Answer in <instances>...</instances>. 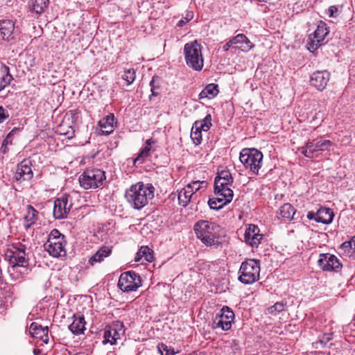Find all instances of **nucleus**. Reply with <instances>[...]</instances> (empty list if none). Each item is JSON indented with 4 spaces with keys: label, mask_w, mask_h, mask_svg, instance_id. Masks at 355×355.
<instances>
[{
    "label": "nucleus",
    "mask_w": 355,
    "mask_h": 355,
    "mask_svg": "<svg viewBox=\"0 0 355 355\" xmlns=\"http://www.w3.org/2000/svg\"><path fill=\"white\" fill-rule=\"evenodd\" d=\"M154 191L155 188L151 184L139 182L126 191L125 196L131 207L141 209L148 204L149 200L153 198Z\"/></svg>",
    "instance_id": "nucleus-1"
},
{
    "label": "nucleus",
    "mask_w": 355,
    "mask_h": 355,
    "mask_svg": "<svg viewBox=\"0 0 355 355\" xmlns=\"http://www.w3.org/2000/svg\"><path fill=\"white\" fill-rule=\"evenodd\" d=\"M197 237L206 245H214L218 243L220 227L214 223L207 220H200L194 226Z\"/></svg>",
    "instance_id": "nucleus-2"
},
{
    "label": "nucleus",
    "mask_w": 355,
    "mask_h": 355,
    "mask_svg": "<svg viewBox=\"0 0 355 355\" xmlns=\"http://www.w3.org/2000/svg\"><path fill=\"white\" fill-rule=\"evenodd\" d=\"M106 180L105 173L100 168H87L79 177L80 185L85 190L103 187Z\"/></svg>",
    "instance_id": "nucleus-3"
},
{
    "label": "nucleus",
    "mask_w": 355,
    "mask_h": 355,
    "mask_svg": "<svg viewBox=\"0 0 355 355\" xmlns=\"http://www.w3.org/2000/svg\"><path fill=\"white\" fill-rule=\"evenodd\" d=\"M184 53L187 64L196 71L203 67L202 46L197 40L188 42L184 46Z\"/></svg>",
    "instance_id": "nucleus-4"
},
{
    "label": "nucleus",
    "mask_w": 355,
    "mask_h": 355,
    "mask_svg": "<svg viewBox=\"0 0 355 355\" xmlns=\"http://www.w3.org/2000/svg\"><path fill=\"white\" fill-rule=\"evenodd\" d=\"M239 280L244 284H251L259 279L260 261L248 259L243 261L239 270Z\"/></svg>",
    "instance_id": "nucleus-5"
},
{
    "label": "nucleus",
    "mask_w": 355,
    "mask_h": 355,
    "mask_svg": "<svg viewBox=\"0 0 355 355\" xmlns=\"http://www.w3.org/2000/svg\"><path fill=\"white\" fill-rule=\"evenodd\" d=\"M65 245L64 236L58 230L53 229L49 234L44 248L51 256L60 257L66 255Z\"/></svg>",
    "instance_id": "nucleus-6"
},
{
    "label": "nucleus",
    "mask_w": 355,
    "mask_h": 355,
    "mask_svg": "<svg viewBox=\"0 0 355 355\" xmlns=\"http://www.w3.org/2000/svg\"><path fill=\"white\" fill-rule=\"evenodd\" d=\"M239 159L245 168L258 175L262 166L263 154L255 148H245L241 151Z\"/></svg>",
    "instance_id": "nucleus-7"
},
{
    "label": "nucleus",
    "mask_w": 355,
    "mask_h": 355,
    "mask_svg": "<svg viewBox=\"0 0 355 355\" xmlns=\"http://www.w3.org/2000/svg\"><path fill=\"white\" fill-rule=\"evenodd\" d=\"M26 246L21 243L13 245L6 252V259H8L12 267H24L28 265V259L26 253Z\"/></svg>",
    "instance_id": "nucleus-8"
},
{
    "label": "nucleus",
    "mask_w": 355,
    "mask_h": 355,
    "mask_svg": "<svg viewBox=\"0 0 355 355\" xmlns=\"http://www.w3.org/2000/svg\"><path fill=\"white\" fill-rule=\"evenodd\" d=\"M141 285L140 276L135 271L123 272L118 282V286L123 292L135 291Z\"/></svg>",
    "instance_id": "nucleus-9"
},
{
    "label": "nucleus",
    "mask_w": 355,
    "mask_h": 355,
    "mask_svg": "<svg viewBox=\"0 0 355 355\" xmlns=\"http://www.w3.org/2000/svg\"><path fill=\"white\" fill-rule=\"evenodd\" d=\"M329 33L325 22L320 21L316 30L312 34H310L308 38L307 47L310 51L316 50L322 44L324 40Z\"/></svg>",
    "instance_id": "nucleus-10"
},
{
    "label": "nucleus",
    "mask_w": 355,
    "mask_h": 355,
    "mask_svg": "<svg viewBox=\"0 0 355 355\" xmlns=\"http://www.w3.org/2000/svg\"><path fill=\"white\" fill-rule=\"evenodd\" d=\"M72 207V203L69 201V196L62 195L58 198L54 202L53 216L56 219H62L67 217Z\"/></svg>",
    "instance_id": "nucleus-11"
},
{
    "label": "nucleus",
    "mask_w": 355,
    "mask_h": 355,
    "mask_svg": "<svg viewBox=\"0 0 355 355\" xmlns=\"http://www.w3.org/2000/svg\"><path fill=\"white\" fill-rule=\"evenodd\" d=\"M234 318V313L229 307H223L220 315H216L214 320L215 327H220L224 331L229 330L232 327Z\"/></svg>",
    "instance_id": "nucleus-12"
},
{
    "label": "nucleus",
    "mask_w": 355,
    "mask_h": 355,
    "mask_svg": "<svg viewBox=\"0 0 355 355\" xmlns=\"http://www.w3.org/2000/svg\"><path fill=\"white\" fill-rule=\"evenodd\" d=\"M318 263L321 269L327 271H338L342 267L338 259L329 253L320 254Z\"/></svg>",
    "instance_id": "nucleus-13"
},
{
    "label": "nucleus",
    "mask_w": 355,
    "mask_h": 355,
    "mask_svg": "<svg viewBox=\"0 0 355 355\" xmlns=\"http://www.w3.org/2000/svg\"><path fill=\"white\" fill-rule=\"evenodd\" d=\"M329 78L330 73L327 71H318L311 76L310 84L319 91H322L327 87Z\"/></svg>",
    "instance_id": "nucleus-14"
},
{
    "label": "nucleus",
    "mask_w": 355,
    "mask_h": 355,
    "mask_svg": "<svg viewBox=\"0 0 355 355\" xmlns=\"http://www.w3.org/2000/svg\"><path fill=\"white\" fill-rule=\"evenodd\" d=\"M258 226L250 225L245 232V241L251 247H258L263 239V235L259 233Z\"/></svg>",
    "instance_id": "nucleus-15"
},
{
    "label": "nucleus",
    "mask_w": 355,
    "mask_h": 355,
    "mask_svg": "<svg viewBox=\"0 0 355 355\" xmlns=\"http://www.w3.org/2000/svg\"><path fill=\"white\" fill-rule=\"evenodd\" d=\"M33 176V173L31 168V162L26 159L21 162L17 168L14 178L15 180L21 182L30 180Z\"/></svg>",
    "instance_id": "nucleus-16"
},
{
    "label": "nucleus",
    "mask_w": 355,
    "mask_h": 355,
    "mask_svg": "<svg viewBox=\"0 0 355 355\" xmlns=\"http://www.w3.org/2000/svg\"><path fill=\"white\" fill-rule=\"evenodd\" d=\"M225 191H227L226 193H221L220 196L215 195V197L209 198L208 204L211 209L218 210L232 200V193L227 190Z\"/></svg>",
    "instance_id": "nucleus-17"
},
{
    "label": "nucleus",
    "mask_w": 355,
    "mask_h": 355,
    "mask_svg": "<svg viewBox=\"0 0 355 355\" xmlns=\"http://www.w3.org/2000/svg\"><path fill=\"white\" fill-rule=\"evenodd\" d=\"M49 328L48 327H42L41 324L33 322L31 324L29 333L33 338H38L44 343L49 342Z\"/></svg>",
    "instance_id": "nucleus-18"
},
{
    "label": "nucleus",
    "mask_w": 355,
    "mask_h": 355,
    "mask_svg": "<svg viewBox=\"0 0 355 355\" xmlns=\"http://www.w3.org/2000/svg\"><path fill=\"white\" fill-rule=\"evenodd\" d=\"M15 24L12 20H0V35L3 40L10 41L15 38Z\"/></svg>",
    "instance_id": "nucleus-19"
},
{
    "label": "nucleus",
    "mask_w": 355,
    "mask_h": 355,
    "mask_svg": "<svg viewBox=\"0 0 355 355\" xmlns=\"http://www.w3.org/2000/svg\"><path fill=\"white\" fill-rule=\"evenodd\" d=\"M309 141L313 154L319 151L328 150L332 146V142L330 140L325 139L322 136L309 140Z\"/></svg>",
    "instance_id": "nucleus-20"
},
{
    "label": "nucleus",
    "mask_w": 355,
    "mask_h": 355,
    "mask_svg": "<svg viewBox=\"0 0 355 355\" xmlns=\"http://www.w3.org/2000/svg\"><path fill=\"white\" fill-rule=\"evenodd\" d=\"M232 40L236 48H239L243 51H248L254 47V44L244 34H238Z\"/></svg>",
    "instance_id": "nucleus-21"
},
{
    "label": "nucleus",
    "mask_w": 355,
    "mask_h": 355,
    "mask_svg": "<svg viewBox=\"0 0 355 355\" xmlns=\"http://www.w3.org/2000/svg\"><path fill=\"white\" fill-rule=\"evenodd\" d=\"M38 211L31 205L26 207V214L24 216V226L26 230L29 229L37 220Z\"/></svg>",
    "instance_id": "nucleus-22"
},
{
    "label": "nucleus",
    "mask_w": 355,
    "mask_h": 355,
    "mask_svg": "<svg viewBox=\"0 0 355 355\" xmlns=\"http://www.w3.org/2000/svg\"><path fill=\"white\" fill-rule=\"evenodd\" d=\"M333 211L330 208L320 207L317 211L316 222L323 224H329L334 218Z\"/></svg>",
    "instance_id": "nucleus-23"
},
{
    "label": "nucleus",
    "mask_w": 355,
    "mask_h": 355,
    "mask_svg": "<svg viewBox=\"0 0 355 355\" xmlns=\"http://www.w3.org/2000/svg\"><path fill=\"white\" fill-rule=\"evenodd\" d=\"M85 321L83 315L73 316L72 323L69 326V329L75 335L83 334L85 330Z\"/></svg>",
    "instance_id": "nucleus-24"
},
{
    "label": "nucleus",
    "mask_w": 355,
    "mask_h": 355,
    "mask_svg": "<svg viewBox=\"0 0 355 355\" xmlns=\"http://www.w3.org/2000/svg\"><path fill=\"white\" fill-rule=\"evenodd\" d=\"M295 212V209L290 203H285L279 209V218L294 220Z\"/></svg>",
    "instance_id": "nucleus-25"
},
{
    "label": "nucleus",
    "mask_w": 355,
    "mask_h": 355,
    "mask_svg": "<svg viewBox=\"0 0 355 355\" xmlns=\"http://www.w3.org/2000/svg\"><path fill=\"white\" fill-rule=\"evenodd\" d=\"M111 252L112 250L109 247H102L89 259V264L93 266L95 263L101 262L111 254Z\"/></svg>",
    "instance_id": "nucleus-26"
},
{
    "label": "nucleus",
    "mask_w": 355,
    "mask_h": 355,
    "mask_svg": "<svg viewBox=\"0 0 355 355\" xmlns=\"http://www.w3.org/2000/svg\"><path fill=\"white\" fill-rule=\"evenodd\" d=\"M155 143L153 139H149L146 141L145 146L141 150L138 156L135 159V164L139 162L140 164L144 162V159L148 157L152 151V144Z\"/></svg>",
    "instance_id": "nucleus-27"
},
{
    "label": "nucleus",
    "mask_w": 355,
    "mask_h": 355,
    "mask_svg": "<svg viewBox=\"0 0 355 355\" xmlns=\"http://www.w3.org/2000/svg\"><path fill=\"white\" fill-rule=\"evenodd\" d=\"M193 195L191 186H187L181 189L178 193L179 203L183 207H186L191 201Z\"/></svg>",
    "instance_id": "nucleus-28"
},
{
    "label": "nucleus",
    "mask_w": 355,
    "mask_h": 355,
    "mask_svg": "<svg viewBox=\"0 0 355 355\" xmlns=\"http://www.w3.org/2000/svg\"><path fill=\"white\" fill-rule=\"evenodd\" d=\"M49 3V0H31V11L40 15L47 8Z\"/></svg>",
    "instance_id": "nucleus-29"
},
{
    "label": "nucleus",
    "mask_w": 355,
    "mask_h": 355,
    "mask_svg": "<svg viewBox=\"0 0 355 355\" xmlns=\"http://www.w3.org/2000/svg\"><path fill=\"white\" fill-rule=\"evenodd\" d=\"M333 334L331 333L324 334L318 337V340L313 343V347L315 349H321L329 347L331 345L330 341L332 340Z\"/></svg>",
    "instance_id": "nucleus-30"
},
{
    "label": "nucleus",
    "mask_w": 355,
    "mask_h": 355,
    "mask_svg": "<svg viewBox=\"0 0 355 355\" xmlns=\"http://www.w3.org/2000/svg\"><path fill=\"white\" fill-rule=\"evenodd\" d=\"M218 93V85L211 83L207 85L199 94V98H212Z\"/></svg>",
    "instance_id": "nucleus-31"
},
{
    "label": "nucleus",
    "mask_w": 355,
    "mask_h": 355,
    "mask_svg": "<svg viewBox=\"0 0 355 355\" xmlns=\"http://www.w3.org/2000/svg\"><path fill=\"white\" fill-rule=\"evenodd\" d=\"M142 258L146 261L152 262L153 260V251L148 246H141L137 253L135 261H139Z\"/></svg>",
    "instance_id": "nucleus-32"
},
{
    "label": "nucleus",
    "mask_w": 355,
    "mask_h": 355,
    "mask_svg": "<svg viewBox=\"0 0 355 355\" xmlns=\"http://www.w3.org/2000/svg\"><path fill=\"white\" fill-rule=\"evenodd\" d=\"M193 125L196 130H201L204 132L208 131L212 125L211 114H208L203 119L195 121Z\"/></svg>",
    "instance_id": "nucleus-33"
},
{
    "label": "nucleus",
    "mask_w": 355,
    "mask_h": 355,
    "mask_svg": "<svg viewBox=\"0 0 355 355\" xmlns=\"http://www.w3.org/2000/svg\"><path fill=\"white\" fill-rule=\"evenodd\" d=\"M1 71L3 75L1 78L0 80V91L3 90L6 87L9 85L11 81L13 80L12 75L10 73L9 67L3 65L1 67Z\"/></svg>",
    "instance_id": "nucleus-34"
},
{
    "label": "nucleus",
    "mask_w": 355,
    "mask_h": 355,
    "mask_svg": "<svg viewBox=\"0 0 355 355\" xmlns=\"http://www.w3.org/2000/svg\"><path fill=\"white\" fill-rule=\"evenodd\" d=\"M115 338L120 339L125 334L123 323L121 321H116L108 328Z\"/></svg>",
    "instance_id": "nucleus-35"
},
{
    "label": "nucleus",
    "mask_w": 355,
    "mask_h": 355,
    "mask_svg": "<svg viewBox=\"0 0 355 355\" xmlns=\"http://www.w3.org/2000/svg\"><path fill=\"white\" fill-rule=\"evenodd\" d=\"M231 185L227 184V183H223L219 180H214V195L220 196L221 193H226L227 191H230L232 193V197L234 196L233 191L230 188Z\"/></svg>",
    "instance_id": "nucleus-36"
},
{
    "label": "nucleus",
    "mask_w": 355,
    "mask_h": 355,
    "mask_svg": "<svg viewBox=\"0 0 355 355\" xmlns=\"http://www.w3.org/2000/svg\"><path fill=\"white\" fill-rule=\"evenodd\" d=\"M20 131L19 128H14L6 136V137L3 139L0 150L3 154H6L8 152V145H12V138L14 135Z\"/></svg>",
    "instance_id": "nucleus-37"
},
{
    "label": "nucleus",
    "mask_w": 355,
    "mask_h": 355,
    "mask_svg": "<svg viewBox=\"0 0 355 355\" xmlns=\"http://www.w3.org/2000/svg\"><path fill=\"white\" fill-rule=\"evenodd\" d=\"M113 123H114V116H107L106 119H103V120L99 121V125L102 129H104L103 131L109 134L113 131Z\"/></svg>",
    "instance_id": "nucleus-38"
},
{
    "label": "nucleus",
    "mask_w": 355,
    "mask_h": 355,
    "mask_svg": "<svg viewBox=\"0 0 355 355\" xmlns=\"http://www.w3.org/2000/svg\"><path fill=\"white\" fill-rule=\"evenodd\" d=\"M202 131L201 130H196L193 124L191 131V139L195 145H199L202 142Z\"/></svg>",
    "instance_id": "nucleus-39"
},
{
    "label": "nucleus",
    "mask_w": 355,
    "mask_h": 355,
    "mask_svg": "<svg viewBox=\"0 0 355 355\" xmlns=\"http://www.w3.org/2000/svg\"><path fill=\"white\" fill-rule=\"evenodd\" d=\"M135 77V71L133 69H125L122 75V78L127 82L128 85L134 82Z\"/></svg>",
    "instance_id": "nucleus-40"
},
{
    "label": "nucleus",
    "mask_w": 355,
    "mask_h": 355,
    "mask_svg": "<svg viewBox=\"0 0 355 355\" xmlns=\"http://www.w3.org/2000/svg\"><path fill=\"white\" fill-rule=\"evenodd\" d=\"M157 348L161 355H174L175 354L172 347L168 346L164 343L158 344Z\"/></svg>",
    "instance_id": "nucleus-41"
},
{
    "label": "nucleus",
    "mask_w": 355,
    "mask_h": 355,
    "mask_svg": "<svg viewBox=\"0 0 355 355\" xmlns=\"http://www.w3.org/2000/svg\"><path fill=\"white\" fill-rule=\"evenodd\" d=\"M117 339L115 338V336L112 334L109 329H106L104 332V340L103 341V344L110 343L111 345H114L116 343Z\"/></svg>",
    "instance_id": "nucleus-42"
},
{
    "label": "nucleus",
    "mask_w": 355,
    "mask_h": 355,
    "mask_svg": "<svg viewBox=\"0 0 355 355\" xmlns=\"http://www.w3.org/2000/svg\"><path fill=\"white\" fill-rule=\"evenodd\" d=\"M286 304V302H277L268 309V311H269V313H274V314L280 313L284 310V306Z\"/></svg>",
    "instance_id": "nucleus-43"
},
{
    "label": "nucleus",
    "mask_w": 355,
    "mask_h": 355,
    "mask_svg": "<svg viewBox=\"0 0 355 355\" xmlns=\"http://www.w3.org/2000/svg\"><path fill=\"white\" fill-rule=\"evenodd\" d=\"M221 178L226 179L228 182H233V178L231 173L228 170H222L218 172L215 180H220Z\"/></svg>",
    "instance_id": "nucleus-44"
},
{
    "label": "nucleus",
    "mask_w": 355,
    "mask_h": 355,
    "mask_svg": "<svg viewBox=\"0 0 355 355\" xmlns=\"http://www.w3.org/2000/svg\"><path fill=\"white\" fill-rule=\"evenodd\" d=\"M309 145H310V144L308 140L307 142L306 143L305 146L301 147L300 150L302 154H303L304 157H308V158H313V153L312 149Z\"/></svg>",
    "instance_id": "nucleus-45"
},
{
    "label": "nucleus",
    "mask_w": 355,
    "mask_h": 355,
    "mask_svg": "<svg viewBox=\"0 0 355 355\" xmlns=\"http://www.w3.org/2000/svg\"><path fill=\"white\" fill-rule=\"evenodd\" d=\"M193 17V12H187L186 17L180 19L178 23V26L181 27L183 26L184 24H186L187 22H189L190 20L192 19Z\"/></svg>",
    "instance_id": "nucleus-46"
},
{
    "label": "nucleus",
    "mask_w": 355,
    "mask_h": 355,
    "mask_svg": "<svg viewBox=\"0 0 355 355\" xmlns=\"http://www.w3.org/2000/svg\"><path fill=\"white\" fill-rule=\"evenodd\" d=\"M205 184L204 181H193L191 183L187 184V186H191L193 190V194L197 192L201 187V184Z\"/></svg>",
    "instance_id": "nucleus-47"
},
{
    "label": "nucleus",
    "mask_w": 355,
    "mask_h": 355,
    "mask_svg": "<svg viewBox=\"0 0 355 355\" xmlns=\"http://www.w3.org/2000/svg\"><path fill=\"white\" fill-rule=\"evenodd\" d=\"M8 116V112L2 106H0V123H3Z\"/></svg>",
    "instance_id": "nucleus-48"
},
{
    "label": "nucleus",
    "mask_w": 355,
    "mask_h": 355,
    "mask_svg": "<svg viewBox=\"0 0 355 355\" xmlns=\"http://www.w3.org/2000/svg\"><path fill=\"white\" fill-rule=\"evenodd\" d=\"M230 48H236V46L234 45L232 40H230L226 44L223 46V49L224 51H227Z\"/></svg>",
    "instance_id": "nucleus-49"
},
{
    "label": "nucleus",
    "mask_w": 355,
    "mask_h": 355,
    "mask_svg": "<svg viewBox=\"0 0 355 355\" xmlns=\"http://www.w3.org/2000/svg\"><path fill=\"white\" fill-rule=\"evenodd\" d=\"M345 245H349V248L352 250H355V236L349 241L345 242Z\"/></svg>",
    "instance_id": "nucleus-50"
},
{
    "label": "nucleus",
    "mask_w": 355,
    "mask_h": 355,
    "mask_svg": "<svg viewBox=\"0 0 355 355\" xmlns=\"http://www.w3.org/2000/svg\"><path fill=\"white\" fill-rule=\"evenodd\" d=\"M316 216H317V212L309 211L306 217L309 220H314L316 221V219H317Z\"/></svg>",
    "instance_id": "nucleus-51"
},
{
    "label": "nucleus",
    "mask_w": 355,
    "mask_h": 355,
    "mask_svg": "<svg viewBox=\"0 0 355 355\" xmlns=\"http://www.w3.org/2000/svg\"><path fill=\"white\" fill-rule=\"evenodd\" d=\"M337 10H338V9L336 6H330L328 9V12H329V17H333L334 12L337 11Z\"/></svg>",
    "instance_id": "nucleus-52"
},
{
    "label": "nucleus",
    "mask_w": 355,
    "mask_h": 355,
    "mask_svg": "<svg viewBox=\"0 0 355 355\" xmlns=\"http://www.w3.org/2000/svg\"><path fill=\"white\" fill-rule=\"evenodd\" d=\"M153 83H154V80H152L150 81V86L152 87H151L152 96H157V93H156V92L154 91V88H153Z\"/></svg>",
    "instance_id": "nucleus-53"
},
{
    "label": "nucleus",
    "mask_w": 355,
    "mask_h": 355,
    "mask_svg": "<svg viewBox=\"0 0 355 355\" xmlns=\"http://www.w3.org/2000/svg\"><path fill=\"white\" fill-rule=\"evenodd\" d=\"M220 181L223 183H227V184H230V185H232L233 183V182H228L227 180H226V179H223V178H221Z\"/></svg>",
    "instance_id": "nucleus-54"
},
{
    "label": "nucleus",
    "mask_w": 355,
    "mask_h": 355,
    "mask_svg": "<svg viewBox=\"0 0 355 355\" xmlns=\"http://www.w3.org/2000/svg\"><path fill=\"white\" fill-rule=\"evenodd\" d=\"M341 248L346 249V248H349V245H345V242H344V243L341 245Z\"/></svg>",
    "instance_id": "nucleus-55"
},
{
    "label": "nucleus",
    "mask_w": 355,
    "mask_h": 355,
    "mask_svg": "<svg viewBox=\"0 0 355 355\" xmlns=\"http://www.w3.org/2000/svg\"><path fill=\"white\" fill-rule=\"evenodd\" d=\"M33 353H34V354H35V355H38V354H39V353H40V350H39V349H35L33 350Z\"/></svg>",
    "instance_id": "nucleus-56"
}]
</instances>
